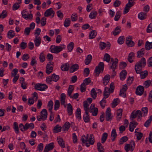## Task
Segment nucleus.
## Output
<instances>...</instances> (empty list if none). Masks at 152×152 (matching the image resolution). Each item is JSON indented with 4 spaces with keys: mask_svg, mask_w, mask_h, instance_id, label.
Listing matches in <instances>:
<instances>
[{
    "mask_svg": "<svg viewBox=\"0 0 152 152\" xmlns=\"http://www.w3.org/2000/svg\"><path fill=\"white\" fill-rule=\"evenodd\" d=\"M118 59L117 58H115V59L114 61L112 63V65L110 66V69H113V71H114V70L116 69V67L118 66Z\"/></svg>",
    "mask_w": 152,
    "mask_h": 152,
    "instance_id": "nucleus-19",
    "label": "nucleus"
},
{
    "mask_svg": "<svg viewBox=\"0 0 152 152\" xmlns=\"http://www.w3.org/2000/svg\"><path fill=\"white\" fill-rule=\"evenodd\" d=\"M141 111L142 116L145 117L147 115L148 111V109L147 107H142L141 109Z\"/></svg>",
    "mask_w": 152,
    "mask_h": 152,
    "instance_id": "nucleus-38",
    "label": "nucleus"
},
{
    "mask_svg": "<svg viewBox=\"0 0 152 152\" xmlns=\"http://www.w3.org/2000/svg\"><path fill=\"white\" fill-rule=\"evenodd\" d=\"M81 113L80 109L79 108H77L76 110L75 115L77 118L79 120H80L81 119Z\"/></svg>",
    "mask_w": 152,
    "mask_h": 152,
    "instance_id": "nucleus-35",
    "label": "nucleus"
},
{
    "mask_svg": "<svg viewBox=\"0 0 152 152\" xmlns=\"http://www.w3.org/2000/svg\"><path fill=\"white\" fill-rule=\"evenodd\" d=\"M67 110L68 114L69 115H71L73 113L72 106L70 103L67 104Z\"/></svg>",
    "mask_w": 152,
    "mask_h": 152,
    "instance_id": "nucleus-27",
    "label": "nucleus"
},
{
    "mask_svg": "<svg viewBox=\"0 0 152 152\" xmlns=\"http://www.w3.org/2000/svg\"><path fill=\"white\" fill-rule=\"evenodd\" d=\"M104 64L103 62H100L98 65L96 67L95 72L96 73L97 76H98L99 74L102 72L104 69Z\"/></svg>",
    "mask_w": 152,
    "mask_h": 152,
    "instance_id": "nucleus-3",
    "label": "nucleus"
},
{
    "mask_svg": "<svg viewBox=\"0 0 152 152\" xmlns=\"http://www.w3.org/2000/svg\"><path fill=\"white\" fill-rule=\"evenodd\" d=\"M106 120L107 121H109L111 120L112 118L111 113V109L110 107L107 108L106 112Z\"/></svg>",
    "mask_w": 152,
    "mask_h": 152,
    "instance_id": "nucleus-10",
    "label": "nucleus"
},
{
    "mask_svg": "<svg viewBox=\"0 0 152 152\" xmlns=\"http://www.w3.org/2000/svg\"><path fill=\"white\" fill-rule=\"evenodd\" d=\"M54 147V144L51 143L46 145L44 150V152H48L50 150L52 149Z\"/></svg>",
    "mask_w": 152,
    "mask_h": 152,
    "instance_id": "nucleus-16",
    "label": "nucleus"
},
{
    "mask_svg": "<svg viewBox=\"0 0 152 152\" xmlns=\"http://www.w3.org/2000/svg\"><path fill=\"white\" fill-rule=\"evenodd\" d=\"M54 11L52 8H50L47 10L44 13V16L45 17H48L52 15V17H53L54 15Z\"/></svg>",
    "mask_w": 152,
    "mask_h": 152,
    "instance_id": "nucleus-8",
    "label": "nucleus"
},
{
    "mask_svg": "<svg viewBox=\"0 0 152 152\" xmlns=\"http://www.w3.org/2000/svg\"><path fill=\"white\" fill-rule=\"evenodd\" d=\"M145 53V49L144 48H142L140 50L137 51V57L138 58H140L142 57L144 54Z\"/></svg>",
    "mask_w": 152,
    "mask_h": 152,
    "instance_id": "nucleus-31",
    "label": "nucleus"
},
{
    "mask_svg": "<svg viewBox=\"0 0 152 152\" xmlns=\"http://www.w3.org/2000/svg\"><path fill=\"white\" fill-rule=\"evenodd\" d=\"M60 106V103L58 100H56L55 101L54 104V110H57L59 108Z\"/></svg>",
    "mask_w": 152,
    "mask_h": 152,
    "instance_id": "nucleus-62",
    "label": "nucleus"
},
{
    "mask_svg": "<svg viewBox=\"0 0 152 152\" xmlns=\"http://www.w3.org/2000/svg\"><path fill=\"white\" fill-rule=\"evenodd\" d=\"M62 128L58 125H56L54 128L53 132L55 133H57L60 132Z\"/></svg>",
    "mask_w": 152,
    "mask_h": 152,
    "instance_id": "nucleus-44",
    "label": "nucleus"
},
{
    "mask_svg": "<svg viewBox=\"0 0 152 152\" xmlns=\"http://www.w3.org/2000/svg\"><path fill=\"white\" fill-rule=\"evenodd\" d=\"M86 85L84 83H83L80 86V89L82 92H83L86 91Z\"/></svg>",
    "mask_w": 152,
    "mask_h": 152,
    "instance_id": "nucleus-63",
    "label": "nucleus"
},
{
    "mask_svg": "<svg viewBox=\"0 0 152 152\" xmlns=\"http://www.w3.org/2000/svg\"><path fill=\"white\" fill-rule=\"evenodd\" d=\"M61 70L63 71H67L69 69V64H66L62 65L61 66Z\"/></svg>",
    "mask_w": 152,
    "mask_h": 152,
    "instance_id": "nucleus-43",
    "label": "nucleus"
},
{
    "mask_svg": "<svg viewBox=\"0 0 152 152\" xmlns=\"http://www.w3.org/2000/svg\"><path fill=\"white\" fill-rule=\"evenodd\" d=\"M22 17L26 20L30 19L32 20L33 18L32 15L31 14H28V13L26 14H23L22 15Z\"/></svg>",
    "mask_w": 152,
    "mask_h": 152,
    "instance_id": "nucleus-32",
    "label": "nucleus"
},
{
    "mask_svg": "<svg viewBox=\"0 0 152 152\" xmlns=\"http://www.w3.org/2000/svg\"><path fill=\"white\" fill-rule=\"evenodd\" d=\"M146 13V12L144 13L143 12L140 13L138 14V18L141 20H144L147 17Z\"/></svg>",
    "mask_w": 152,
    "mask_h": 152,
    "instance_id": "nucleus-22",
    "label": "nucleus"
},
{
    "mask_svg": "<svg viewBox=\"0 0 152 152\" xmlns=\"http://www.w3.org/2000/svg\"><path fill=\"white\" fill-rule=\"evenodd\" d=\"M117 134L116 133V130L115 129H113L111 133V137H112V140L113 142L114 141L115 138L116 137Z\"/></svg>",
    "mask_w": 152,
    "mask_h": 152,
    "instance_id": "nucleus-33",
    "label": "nucleus"
},
{
    "mask_svg": "<svg viewBox=\"0 0 152 152\" xmlns=\"http://www.w3.org/2000/svg\"><path fill=\"white\" fill-rule=\"evenodd\" d=\"M13 126L15 133L18 134L19 133V129L18 123L16 122H14L13 124Z\"/></svg>",
    "mask_w": 152,
    "mask_h": 152,
    "instance_id": "nucleus-49",
    "label": "nucleus"
},
{
    "mask_svg": "<svg viewBox=\"0 0 152 152\" xmlns=\"http://www.w3.org/2000/svg\"><path fill=\"white\" fill-rule=\"evenodd\" d=\"M124 38L123 36H121L119 37L118 40V42L119 44H123L124 42Z\"/></svg>",
    "mask_w": 152,
    "mask_h": 152,
    "instance_id": "nucleus-58",
    "label": "nucleus"
},
{
    "mask_svg": "<svg viewBox=\"0 0 152 152\" xmlns=\"http://www.w3.org/2000/svg\"><path fill=\"white\" fill-rule=\"evenodd\" d=\"M97 149L99 152H104V149L103 148L101 143L100 142L97 143Z\"/></svg>",
    "mask_w": 152,
    "mask_h": 152,
    "instance_id": "nucleus-48",
    "label": "nucleus"
},
{
    "mask_svg": "<svg viewBox=\"0 0 152 152\" xmlns=\"http://www.w3.org/2000/svg\"><path fill=\"white\" fill-rule=\"evenodd\" d=\"M127 89V86L126 84L123 85V87L121 88L120 92L119 95L123 97H125L126 96L125 92Z\"/></svg>",
    "mask_w": 152,
    "mask_h": 152,
    "instance_id": "nucleus-12",
    "label": "nucleus"
},
{
    "mask_svg": "<svg viewBox=\"0 0 152 152\" xmlns=\"http://www.w3.org/2000/svg\"><path fill=\"white\" fill-rule=\"evenodd\" d=\"M134 54L132 52H131L129 54L128 58V60L130 63H132L133 62V59L134 58Z\"/></svg>",
    "mask_w": 152,
    "mask_h": 152,
    "instance_id": "nucleus-36",
    "label": "nucleus"
},
{
    "mask_svg": "<svg viewBox=\"0 0 152 152\" xmlns=\"http://www.w3.org/2000/svg\"><path fill=\"white\" fill-rule=\"evenodd\" d=\"M121 31V27L119 26H117L113 31V34L114 36L117 35L120 33Z\"/></svg>",
    "mask_w": 152,
    "mask_h": 152,
    "instance_id": "nucleus-42",
    "label": "nucleus"
},
{
    "mask_svg": "<svg viewBox=\"0 0 152 152\" xmlns=\"http://www.w3.org/2000/svg\"><path fill=\"white\" fill-rule=\"evenodd\" d=\"M50 51L53 53H58L62 51L63 48L60 46L52 45L50 46Z\"/></svg>",
    "mask_w": 152,
    "mask_h": 152,
    "instance_id": "nucleus-5",
    "label": "nucleus"
},
{
    "mask_svg": "<svg viewBox=\"0 0 152 152\" xmlns=\"http://www.w3.org/2000/svg\"><path fill=\"white\" fill-rule=\"evenodd\" d=\"M88 142H86V146L89 147L90 145H93L94 142V135L93 134L90 135V137L88 140H87Z\"/></svg>",
    "mask_w": 152,
    "mask_h": 152,
    "instance_id": "nucleus-9",
    "label": "nucleus"
},
{
    "mask_svg": "<svg viewBox=\"0 0 152 152\" xmlns=\"http://www.w3.org/2000/svg\"><path fill=\"white\" fill-rule=\"evenodd\" d=\"M89 112H85V114L83 116V120L84 122L86 123H87L90 121V118L88 115Z\"/></svg>",
    "mask_w": 152,
    "mask_h": 152,
    "instance_id": "nucleus-21",
    "label": "nucleus"
},
{
    "mask_svg": "<svg viewBox=\"0 0 152 152\" xmlns=\"http://www.w3.org/2000/svg\"><path fill=\"white\" fill-rule=\"evenodd\" d=\"M57 140L59 145L62 148L65 147L64 141L62 138L59 137L57 138Z\"/></svg>",
    "mask_w": 152,
    "mask_h": 152,
    "instance_id": "nucleus-17",
    "label": "nucleus"
},
{
    "mask_svg": "<svg viewBox=\"0 0 152 152\" xmlns=\"http://www.w3.org/2000/svg\"><path fill=\"white\" fill-rule=\"evenodd\" d=\"M132 37L131 36H128L127 37L126 40V43L129 47H132L133 46L134 44V42L132 40Z\"/></svg>",
    "mask_w": 152,
    "mask_h": 152,
    "instance_id": "nucleus-14",
    "label": "nucleus"
},
{
    "mask_svg": "<svg viewBox=\"0 0 152 152\" xmlns=\"http://www.w3.org/2000/svg\"><path fill=\"white\" fill-rule=\"evenodd\" d=\"M91 96L94 99H96V97L97 93L96 91L95 88H93L92 89L91 92Z\"/></svg>",
    "mask_w": 152,
    "mask_h": 152,
    "instance_id": "nucleus-51",
    "label": "nucleus"
},
{
    "mask_svg": "<svg viewBox=\"0 0 152 152\" xmlns=\"http://www.w3.org/2000/svg\"><path fill=\"white\" fill-rule=\"evenodd\" d=\"M139 74H140V78L141 79H143L146 77L148 75V72L147 71H145L143 72H142L141 71V72Z\"/></svg>",
    "mask_w": 152,
    "mask_h": 152,
    "instance_id": "nucleus-39",
    "label": "nucleus"
},
{
    "mask_svg": "<svg viewBox=\"0 0 152 152\" xmlns=\"http://www.w3.org/2000/svg\"><path fill=\"white\" fill-rule=\"evenodd\" d=\"M54 63L53 62H49L47 65L46 67V73L48 75L50 74L52 72L53 69Z\"/></svg>",
    "mask_w": 152,
    "mask_h": 152,
    "instance_id": "nucleus-7",
    "label": "nucleus"
},
{
    "mask_svg": "<svg viewBox=\"0 0 152 152\" xmlns=\"http://www.w3.org/2000/svg\"><path fill=\"white\" fill-rule=\"evenodd\" d=\"M70 22L69 18H66L64 22V26L66 27H67L70 25Z\"/></svg>",
    "mask_w": 152,
    "mask_h": 152,
    "instance_id": "nucleus-55",
    "label": "nucleus"
},
{
    "mask_svg": "<svg viewBox=\"0 0 152 152\" xmlns=\"http://www.w3.org/2000/svg\"><path fill=\"white\" fill-rule=\"evenodd\" d=\"M52 81L55 82H57L59 79V77L58 75H56L53 74L51 76Z\"/></svg>",
    "mask_w": 152,
    "mask_h": 152,
    "instance_id": "nucleus-54",
    "label": "nucleus"
},
{
    "mask_svg": "<svg viewBox=\"0 0 152 152\" xmlns=\"http://www.w3.org/2000/svg\"><path fill=\"white\" fill-rule=\"evenodd\" d=\"M121 15V13L119 11L117 12L115 17L114 18V19L116 21H117L118 20L119 18H120Z\"/></svg>",
    "mask_w": 152,
    "mask_h": 152,
    "instance_id": "nucleus-64",
    "label": "nucleus"
},
{
    "mask_svg": "<svg viewBox=\"0 0 152 152\" xmlns=\"http://www.w3.org/2000/svg\"><path fill=\"white\" fill-rule=\"evenodd\" d=\"M150 80H147L145 81L143 83V86L144 87L147 88H148L151 84Z\"/></svg>",
    "mask_w": 152,
    "mask_h": 152,
    "instance_id": "nucleus-57",
    "label": "nucleus"
},
{
    "mask_svg": "<svg viewBox=\"0 0 152 152\" xmlns=\"http://www.w3.org/2000/svg\"><path fill=\"white\" fill-rule=\"evenodd\" d=\"M145 49L147 50H149L152 48V42H149L148 41L146 42L145 46Z\"/></svg>",
    "mask_w": 152,
    "mask_h": 152,
    "instance_id": "nucleus-34",
    "label": "nucleus"
},
{
    "mask_svg": "<svg viewBox=\"0 0 152 152\" xmlns=\"http://www.w3.org/2000/svg\"><path fill=\"white\" fill-rule=\"evenodd\" d=\"M132 121L130 122L129 126V130L131 132L133 131L134 128L137 125V123L135 121Z\"/></svg>",
    "mask_w": 152,
    "mask_h": 152,
    "instance_id": "nucleus-15",
    "label": "nucleus"
},
{
    "mask_svg": "<svg viewBox=\"0 0 152 152\" xmlns=\"http://www.w3.org/2000/svg\"><path fill=\"white\" fill-rule=\"evenodd\" d=\"M109 88L107 87H105L103 92L104 98L105 99L108 97L110 95L109 92Z\"/></svg>",
    "mask_w": 152,
    "mask_h": 152,
    "instance_id": "nucleus-29",
    "label": "nucleus"
},
{
    "mask_svg": "<svg viewBox=\"0 0 152 152\" xmlns=\"http://www.w3.org/2000/svg\"><path fill=\"white\" fill-rule=\"evenodd\" d=\"M127 75V72L126 70L122 71L120 74V79L121 80H124L126 78Z\"/></svg>",
    "mask_w": 152,
    "mask_h": 152,
    "instance_id": "nucleus-26",
    "label": "nucleus"
},
{
    "mask_svg": "<svg viewBox=\"0 0 152 152\" xmlns=\"http://www.w3.org/2000/svg\"><path fill=\"white\" fill-rule=\"evenodd\" d=\"M26 129L27 130L28 129H33L34 128V125L33 123H31L30 124L26 123Z\"/></svg>",
    "mask_w": 152,
    "mask_h": 152,
    "instance_id": "nucleus-50",
    "label": "nucleus"
},
{
    "mask_svg": "<svg viewBox=\"0 0 152 152\" xmlns=\"http://www.w3.org/2000/svg\"><path fill=\"white\" fill-rule=\"evenodd\" d=\"M97 14V13L95 11H92L89 15L90 18L91 19H95Z\"/></svg>",
    "mask_w": 152,
    "mask_h": 152,
    "instance_id": "nucleus-47",
    "label": "nucleus"
},
{
    "mask_svg": "<svg viewBox=\"0 0 152 152\" xmlns=\"http://www.w3.org/2000/svg\"><path fill=\"white\" fill-rule=\"evenodd\" d=\"M48 88V86L45 84L37 83L34 86L35 89L40 91H45Z\"/></svg>",
    "mask_w": 152,
    "mask_h": 152,
    "instance_id": "nucleus-6",
    "label": "nucleus"
},
{
    "mask_svg": "<svg viewBox=\"0 0 152 152\" xmlns=\"http://www.w3.org/2000/svg\"><path fill=\"white\" fill-rule=\"evenodd\" d=\"M122 110L121 109H118L116 113L117 116L119 117V120H120L122 116Z\"/></svg>",
    "mask_w": 152,
    "mask_h": 152,
    "instance_id": "nucleus-60",
    "label": "nucleus"
},
{
    "mask_svg": "<svg viewBox=\"0 0 152 152\" xmlns=\"http://www.w3.org/2000/svg\"><path fill=\"white\" fill-rule=\"evenodd\" d=\"M89 104L88 103L87 101H85L83 102V106L85 112H89Z\"/></svg>",
    "mask_w": 152,
    "mask_h": 152,
    "instance_id": "nucleus-56",
    "label": "nucleus"
},
{
    "mask_svg": "<svg viewBox=\"0 0 152 152\" xmlns=\"http://www.w3.org/2000/svg\"><path fill=\"white\" fill-rule=\"evenodd\" d=\"M152 120V115L150 116L149 118L147 121L144 124V126L146 127H148L149 124H150Z\"/></svg>",
    "mask_w": 152,
    "mask_h": 152,
    "instance_id": "nucleus-52",
    "label": "nucleus"
},
{
    "mask_svg": "<svg viewBox=\"0 0 152 152\" xmlns=\"http://www.w3.org/2000/svg\"><path fill=\"white\" fill-rule=\"evenodd\" d=\"M106 103L105 99L103 97L102 99L100 102V105L102 108H104V107Z\"/></svg>",
    "mask_w": 152,
    "mask_h": 152,
    "instance_id": "nucleus-59",
    "label": "nucleus"
},
{
    "mask_svg": "<svg viewBox=\"0 0 152 152\" xmlns=\"http://www.w3.org/2000/svg\"><path fill=\"white\" fill-rule=\"evenodd\" d=\"M91 104L89 109V112L90 113H92V115L94 116L97 115L98 112V110L97 107H92Z\"/></svg>",
    "mask_w": 152,
    "mask_h": 152,
    "instance_id": "nucleus-13",
    "label": "nucleus"
},
{
    "mask_svg": "<svg viewBox=\"0 0 152 152\" xmlns=\"http://www.w3.org/2000/svg\"><path fill=\"white\" fill-rule=\"evenodd\" d=\"M146 64L145 58H142L140 61L137 62L135 66L134 69L137 74L139 73L142 71V68L145 66Z\"/></svg>",
    "mask_w": 152,
    "mask_h": 152,
    "instance_id": "nucleus-1",
    "label": "nucleus"
},
{
    "mask_svg": "<svg viewBox=\"0 0 152 152\" xmlns=\"http://www.w3.org/2000/svg\"><path fill=\"white\" fill-rule=\"evenodd\" d=\"M41 116L42 118V120H46L47 116V111L45 109H43L41 112Z\"/></svg>",
    "mask_w": 152,
    "mask_h": 152,
    "instance_id": "nucleus-20",
    "label": "nucleus"
},
{
    "mask_svg": "<svg viewBox=\"0 0 152 152\" xmlns=\"http://www.w3.org/2000/svg\"><path fill=\"white\" fill-rule=\"evenodd\" d=\"M74 45V43L73 42H71L69 44L67 47L68 52H70L72 50Z\"/></svg>",
    "mask_w": 152,
    "mask_h": 152,
    "instance_id": "nucleus-41",
    "label": "nucleus"
},
{
    "mask_svg": "<svg viewBox=\"0 0 152 152\" xmlns=\"http://www.w3.org/2000/svg\"><path fill=\"white\" fill-rule=\"evenodd\" d=\"M144 87L141 86H138L136 89V93L138 95H142L144 92Z\"/></svg>",
    "mask_w": 152,
    "mask_h": 152,
    "instance_id": "nucleus-11",
    "label": "nucleus"
},
{
    "mask_svg": "<svg viewBox=\"0 0 152 152\" xmlns=\"http://www.w3.org/2000/svg\"><path fill=\"white\" fill-rule=\"evenodd\" d=\"M142 116V115L141 111L139 110H138L136 111L134 110L133 111L132 113L130 116V119L131 120H133L137 117L138 120L140 119V120Z\"/></svg>",
    "mask_w": 152,
    "mask_h": 152,
    "instance_id": "nucleus-2",
    "label": "nucleus"
},
{
    "mask_svg": "<svg viewBox=\"0 0 152 152\" xmlns=\"http://www.w3.org/2000/svg\"><path fill=\"white\" fill-rule=\"evenodd\" d=\"M97 34V33L95 30H93L90 32L89 35V39H92L94 38Z\"/></svg>",
    "mask_w": 152,
    "mask_h": 152,
    "instance_id": "nucleus-40",
    "label": "nucleus"
},
{
    "mask_svg": "<svg viewBox=\"0 0 152 152\" xmlns=\"http://www.w3.org/2000/svg\"><path fill=\"white\" fill-rule=\"evenodd\" d=\"M70 127V123L68 122H66L62 127V130L63 131H67Z\"/></svg>",
    "mask_w": 152,
    "mask_h": 152,
    "instance_id": "nucleus-30",
    "label": "nucleus"
},
{
    "mask_svg": "<svg viewBox=\"0 0 152 152\" xmlns=\"http://www.w3.org/2000/svg\"><path fill=\"white\" fill-rule=\"evenodd\" d=\"M53 102L52 100H50L48 102V107L50 112L52 111L53 106Z\"/></svg>",
    "mask_w": 152,
    "mask_h": 152,
    "instance_id": "nucleus-46",
    "label": "nucleus"
},
{
    "mask_svg": "<svg viewBox=\"0 0 152 152\" xmlns=\"http://www.w3.org/2000/svg\"><path fill=\"white\" fill-rule=\"evenodd\" d=\"M131 7H130V6L126 4V5L125 8L124 10V14H126L129 11L130 8Z\"/></svg>",
    "mask_w": 152,
    "mask_h": 152,
    "instance_id": "nucleus-61",
    "label": "nucleus"
},
{
    "mask_svg": "<svg viewBox=\"0 0 152 152\" xmlns=\"http://www.w3.org/2000/svg\"><path fill=\"white\" fill-rule=\"evenodd\" d=\"M35 45L36 47H39L41 43V39L40 37L36 36L34 39Z\"/></svg>",
    "mask_w": 152,
    "mask_h": 152,
    "instance_id": "nucleus-18",
    "label": "nucleus"
},
{
    "mask_svg": "<svg viewBox=\"0 0 152 152\" xmlns=\"http://www.w3.org/2000/svg\"><path fill=\"white\" fill-rule=\"evenodd\" d=\"M79 69V66L77 64L73 65L70 69V71L73 73L77 71Z\"/></svg>",
    "mask_w": 152,
    "mask_h": 152,
    "instance_id": "nucleus-24",
    "label": "nucleus"
},
{
    "mask_svg": "<svg viewBox=\"0 0 152 152\" xmlns=\"http://www.w3.org/2000/svg\"><path fill=\"white\" fill-rule=\"evenodd\" d=\"M110 59V56L108 53H105L104 54V60L107 61V62H109Z\"/></svg>",
    "mask_w": 152,
    "mask_h": 152,
    "instance_id": "nucleus-53",
    "label": "nucleus"
},
{
    "mask_svg": "<svg viewBox=\"0 0 152 152\" xmlns=\"http://www.w3.org/2000/svg\"><path fill=\"white\" fill-rule=\"evenodd\" d=\"M128 137L126 136L122 137L120 140L119 142V145H121L123 144L124 142L127 141L128 140Z\"/></svg>",
    "mask_w": 152,
    "mask_h": 152,
    "instance_id": "nucleus-37",
    "label": "nucleus"
},
{
    "mask_svg": "<svg viewBox=\"0 0 152 152\" xmlns=\"http://www.w3.org/2000/svg\"><path fill=\"white\" fill-rule=\"evenodd\" d=\"M108 136L107 133L105 132L103 134L101 139L102 143H104L106 141Z\"/></svg>",
    "mask_w": 152,
    "mask_h": 152,
    "instance_id": "nucleus-45",
    "label": "nucleus"
},
{
    "mask_svg": "<svg viewBox=\"0 0 152 152\" xmlns=\"http://www.w3.org/2000/svg\"><path fill=\"white\" fill-rule=\"evenodd\" d=\"M135 147V143L134 141H131V144H126L124 147V149L126 152H128L129 151L132 152L134 150Z\"/></svg>",
    "mask_w": 152,
    "mask_h": 152,
    "instance_id": "nucleus-4",
    "label": "nucleus"
},
{
    "mask_svg": "<svg viewBox=\"0 0 152 152\" xmlns=\"http://www.w3.org/2000/svg\"><path fill=\"white\" fill-rule=\"evenodd\" d=\"M110 76L109 75H105L103 79V83L104 86H106L110 80Z\"/></svg>",
    "mask_w": 152,
    "mask_h": 152,
    "instance_id": "nucleus-25",
    "label": "nucleus"
},
{
    "mask_svg": "<svg viewBox=\"0 0 152 152\" xmlns=\"http://www.w3.org/2000/svg\"><path fill=\"white\" fill-rule=\"evenodd\" d=\"M92 59V56L90 55H88L85 60V63L86 65L89 64Z\"/></svg>",
    "mask_w": 152,
    "mask_h": 152,
    "instance_id": "nucleus-28",
    "label": "nucleus"
},
{
    "mask_svg": "<svg viewBox=\"0 0 152 152\" xmlns=\"http://www.w3.org/2000/svg\"><path fill=\"white\" fill-rule=\"evenodd\" d=\"M66 98V95L64 93H62L61 95L60 101L61 104L62 105H64V106L66 107L65 104V100Z\"/></svg>",
    "mask_w": 152,
    "mask_h": 152,
    "instance_id": "nucleus-23",
    "label": "nucleus"
}]
</instances>
